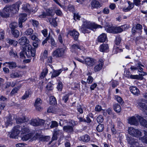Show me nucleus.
I'll use <instances>...</instances> for the list:
<instances>
[{
  "mask_svg": "<svg viewBox=\"0 0 147 147\" xmlns=\"http://www.w3.org/2000/svg\"><path fill=\"white\" fill-rule=\"evenodd\" d=\"M22 2L19 1L12 5H7L5 6L0 12V15L2 17L7 18L9 17L10 13L16 14L18 13Z\"/></svg>",
  "mask_w": 147,
  "mask_h": 147,
  "instance_id": "obj_1",
  "label": "nucleus"
},
{
  "mask_svg": "<svg viewBox=\"0 0 147 147\" xmlns=\"http://www.w3.org/2000/svg\"><path fill=\"white\" fill-rule=\"evenodd\" d=\"M18 42L21 45H25V49L26 51V53L28 57L31 56H34L36 50L35 49L32 48L31 45L29 44L30 41L26 37H21L18 40Z\"/></svg>",
  "mask_w": 147,
  "mask_h": 147,
  "instance_id": "obj_2",
  "label": "nucleus"
},
{
  "mask_svg": "<svg viewBox=\"0 0 147 147\" xmlns=\"http://www.w3.org/2000/svg\"><path fill=\"white\" fill-rule=\"evenodd\" d=\"M102 27L100 25L96 24L95 23L85 20L83 22L80 30L82 33L85 34L90 32L91 30H93L94 29L101 28Z\"/></svg>",
  "mask_w": 147,
  "mask_h": 147,
  "instance_id": "obj_3",
  "label": "nucleus"
},
{
  "mask_svg": "<svg viewBox=\"0 0 147 147\" xmlns=\"http://www.w3.org/2000/svg\"><path fill=\"white\" fill-rule=\"evenodd\" d=\"M66 51L65 48H58L53 51L52 55L57 58L63 57L64 56Z\"/></svg>",
  "mask_w": 147,
  "mask_h": 147,
  "instance_id": "obj_4",
  "label": "nucleus"
},
{
  "mask_svg": "<svg viewBox=\"0 0 147 147\" xmlns=\"http://www.w3.org/2000/svg\"><path fill=\"white\" fill-rule=\"evenodd\" d=\"M21 127L18 125L14 127L11 132L10 138H17L19 134L21 133Z\"/></svg>",
  "mask_w": 147,
  "mask_h": 147,
  "instance_id": "obj_5",
  "label": "nucleus"
},
{
  "mask_svg": "<svg viewBox=\"0 0 147 147\" xmlns=\"http://www.w3.org/2000/svg\"><path fill=\"white\" fill-rule=\"evenodd\" d=\"M128 131L129 134L135 137H137L141 136L142 133L140 131L132 127L129 128Z\"/></svg>",
  "mask_w": 147,
  "mask_h": 147,
  "instance_id": "obj_6",
  "label": "nucleus"
},
{
  "mask_svg": "<svg viewBox=\"0 0 147 147\" xmlns=\"http://www.w3.org/2000/svg\"><path fill=\"white\" fill-rule=\"evenodd\" d=\"M106 29L108 32L113 33H118L123 31L122 29L120 27H111Z\"/></svg>",
  "mask_w": 147,
  "mask_h": 147,
  "instance_id": "obj_7",
  "label": "nucleus"
},
{
  "mask_svg": "<svg viewBox=\"0 0 147 147\" xmlns=\"http://www.w3.org/2000/svg\"><path fill=\"white\" fill-rule=\"evenodd\" d=\"M138 71L139 72H140L141 74H139V75H132L130 74L129 71H127L126 72V73H128V74H127L126 75V76L128 78H130L132 79H138L140 78V77L139 76H144L146 75V73L144 72H141V71Z\"/></svg>",
  "mask_w": 147,
  "mask_h": 147,
  "instance_id": "obj_8",
  "label": "nucleus"
},
{
  "mask_svg": "<svg viewBox=\"0 0 147 147\" xmlns=\"http://www.w3.org/2000/svg\"><path fill=\"white\" fill-rule=\"evenodd\" d=\"M138 116L137 115L136 117L133 116L129 117L128 119V123L131 125H138L139 121V119L137 118Z\"/></svg>",
  "mask_w": 147,
  "mask_h": 147,
  "instance_id": "obj_9",
  "label": "nucleus"
},
{
  "mask_svg": "<svg viewBox=\"0 0 147 147\" xmlns=\"http://www.w3.org/2000/svg\"><path fill=\"white\" fill-rule=\"evenodd\" d=\"M96 61L95 59L90 57H87L84 59V63L87 66L92 67L95 64Z\"/></svg>",
  "mask_w": 147,
  "mask_h": 147,
  "instance_id": "obj_10",
  "label": "nucleus"
},
{
  "mask_svg": "<svg viewBox=\"0 0 147 147\" xmlns=\"http://www.w3.org/2000/svg\"><path fill=\"white\" fill-rule=\"evenodd\" d=\"M103 65V61L101 59H100L98 61V63L94 67V70L95 71H100L102 68Z\"/></svg>",
  "mask_w": 147,
  "mask_h": 147,
  "instance_id": "obj_11",
  "label": "nucleus"
},
{
  "mask_svg": "<svg viewBox=\"0 0 147 147\" xmlns=\"http://www.w3.org/2000/svg\"><path fill=\"white\" fill-rule=\"evenodd\" d=\"M42 102V100L40 98H37L36 100L34 105L37 111H40L42 109V108L41 106Z\"/></svg>",
  "mask_w": 147,
  "mask_h": 147,
  "instance_id": "obj_12",
  "label": "nucleus"
},
{
  "mask_svg": "<svg viewBox=\"0 0 147 147\" xmlns=\"http://www.w3.org/2000/svg\"><path fill=\"white\" fill-rule=\"evenodd\" d=\"M69 34L73 37L75 40H78L79 34L78 32L75 29L69 31Z\"/></svg>",
  "mask_w": 147,
  "mask_h": 147,
  "instance_id": "obj_13",
  "label": "nucleus"
},
{
  "mask_svg": "<svg viewBox=\"0 0 147 147\" xmlns=\"http://www.w3.org/2000/svg\"><path fill=\"white\" fill-rule=\"evenodd\" d=\"M7 120L5 121V125L6 127H7L8 126L11 125L13 123L14 119L13 116L12 115H9L7 118Z\"/></svg>",
  "mask_w": 147,
  "mask_h": 147,
  "instance_id": "obj_14",
  "label": "nucleus"
},
{
  "mask_svg": "<svg viewBox=\"0 0 147 147\" xmlns=\"http://www.w3.org/2000/svg\"><path fill=\"white\" fill-rule=\"evenodd\" d=\"M35 136V139H38L39 140L42 141H47L50 138L49 136H43L38 134H36Z\"/></svg>",
  "mask_w": 147,
  "mask_h": 147,
  "instance_id": "obj_15",
  "label": "nucleus"
},
{
  "mask_svg": "<svg viewBox=\"0 0 147 147\" xmlns=\"http://www.w3.org/2000/svg\"><path fill=\"white\" fill-rule=\"evenodd\" d=\"M56 8V7L54 6L47 9L46 11L47 15L51 16H53L55 14V12L53 11V10Z\"/></svg>",
  "mask_w": 147,
  "mask_h": 147,
  "instance_id": "obj_16",
  "label": "nucleus"
},
{
  "mask_svg": "<svg viewBox=\"0 0 147 147\" xmlns=\"http://www.w3.org/2000/svg\"><path fill=\"white\" fill-rule=\"evenodd\" d=\"M129 89L131 92L134 95L138 96L140 94V91L136 87H131Z\"/></svg>",
  "mask_w": 147,
  "mask_h": 147,
  "instance_id": "obj_17",
  "label": "nucleus"
},
{
  "mask_svg": "<svg viewBox=\"0 0 147 147\" xmlns=\"http://www.w3.org/2000/svg\"><path fill=\"white\" fill-rule=\"evenodd\" d=\"M107 40V35L105 33L102 34L98 38V40L100 42H104Z\"/></svg>",
  "mask_w": 147,
  "mask_h": 147,
  "instance_id": "obj_18",
  "label": "nucleus"
},
{
  "mask_svg": "<svg viewBox=\"0 0 147 147\" xmlns=\"http://www.w3.org/2000/svg\"><path fill=\"white\" fill-rule=\"evenodd\" d=\"M146 101L144 99H141L139 101L138 104V105L141 108L147 111V105H145L144 102Z\"/></svg>",
  "mask_w": 147,
  "mask_h": 147,
  "instance_id": "obj_19",
  "label": "nucleus"
},
{
  "mask_svg": "<svg viewBox=\"0 0 147 147\" xmlns=\"http://www.w3.org/2000/svg\"><path fill=\"white\" fill-rule=\"evenodd\" d=\"M91 5L92 9L98 8L101 6L99 2L96 0L93 1L91 2Z\"/></svg>",
  "mask_w": 147,
  "mask_h": 147,
  "instance_id": "obj_20",
  "label": "nucleus"
},
{
  "mask_svg": "<svg viewBox=\"0 0 147 147\" xmlns=\"http://www.w3.org/2000/svg\"><path fill=\"white\" fill-rule=\"evenodd\" d=\"M63 130L66 132L70 133L74 131L72 126L70 125H65L63 127Z\"/></svg>",
  "mask_w": 147,
  "mask_h": 147,
  "instance_id": "obj_21",
  "label": "nucleus"
},
{
  "mask_svg": "<svg viewBox=\"0 0 147 147\" xmlns=\"http://www.w3.org/2000/svg\"><path fill=\"white\" fill-rule=\"evenodd\" d=\"M128 3L129 4L127 7H125L123 9V10L124 11L127 12L130 10L132 9L134 6V4L130 1H128Z\"/></svg>",
  "mask_w": 147,
  "mask_h": 147,
  "instance_id": "obj_22",
  "label": "nucleus"
},
{
  "mask_svg": "<svg viewBox=\"0 0 147 147\" xmlns=\"http://www.w3.org/2000/svg\"><path fill=\"white\" fill-rule=\"evenodd\" d=\"M99 49L100 51L106 52L107 51L109 47L107 44H103L100 46Z\"/></svg>",
  "mask_w": 147,
  "mask_h": 147,
  "instance_id": "obj_23",
  "label": "nucleus"
},
{
  "mask_svg": "<svg viewBox=\"0 0 147 147\" xmlns=\"http://www.w3.org/2000/svg\"><path fill=\"white\" fill-rule=\"evenodd\" d=\"M83 47L79 46L77 44H74L71 47V49L72 51H74L78 49L80 50H83Z\"/></svg>",
  "mask_w": 147,
  "mask_h": 147,
  "instance_id": "obj_24",
  "label": "nucleus"
},
{
  "mask_svg": "<svg viewBox=\"0 0 147 147\" xmlns=\"http://www.w3.org/2000/svg\"><path fill=\"white\" fill-rule=\"evenodd\" d=\"M22 9L25 12H28L29 11L30 7V4L27 3H24L22 5Z\"/></svg>",
  "mask_w": 147,
  "mask_h": 147,
  "instance_id": "obj_25",
  "label": "nucleus"
},
{
  "mask_svg": "<svg viewBox=\"0 0 147 147\" xmlns=\"http://www.w3.org/2000/svg\"><path fill=\"white\" fill-rule=\"evenodd\" d=\"M20 131L21 135L28 134L30 132V130L29 128L24 126L22 127H21Z\"/></svg>",
  "mask_w": 147,
  "mask_h": 147,
  "instance_id": "obj_26",
  "label": "nucleus"
},
{
  "mask_svg": "<svg viewBox=\"0 0 147 147\" xmlns=\"http://www.w3.org/2000/svg\"><path fill=\"white\" fill-rule=\"evenodd\" d=\"M137 118L139 119L140 123L144 126L147 127V121L140 116H137Z\"/></svg>",
  "mask_w": 147,
  "mask_h": 147,
  "instance_id": "obj_27",
  "label": "nucleus"
},
{
  "mask_svg": "<svg viewBox=\"0 0 147 147\" xmlns=\"http://www.w3.org/2000/svg\"><path fill=\"white\" fill-rule=\"evenodd\" d=\"M142 28V26L140 24H138L136 26V29L137 30H138L139 31V32H141V30ZM135 28L134 27H133L132 29V34H134L136 32V31L135 30Z\"/></svg>",
  "mask_w": 147,
  "mask_h": 147,
  "instance_id": "obj_28",
  "label": "nucleus"
},
{
  "mask_svg": "<svg viewBox=\"0 0 147 147\" xmlns=\"http://www.w3.org/2000/svg\"><path fill=\"white\" fill-rule=\"evenodd\" d=\"M62 71L61 69L53 70L51 76V78H53L58 76L61 73Z\"/></svg>",
  "mask_w": 147,
  "mask_h": 147,
  "instance_id": "obj_29",
  "label": "nucleus"
},
{
  "mask_svg": "<svg viewBox=\"0 0 147 147\" xmlns=\"http://www.w3.org/2000/svg\"><path fill=\"white\" fill-rule=\"evenodd\" d=\"M144 136L140 138V139L143 143L147 144V131L144 130Z\"/></svg>",
  "mask_w": 147,
  "mask_h": 147,
  "instance_id": "obj_30",
  "label": "nucleus"
},
{
  "mask_svg": "<svg viewBox=\"0 0 147 147\" xmlns=\"http://www.w3.org/2000/svg\"><path fill=\"white\" fill-rule=\"evenodd\" d=\"M34 33L33 30L31 28H28L24 32V34L27 36H31Z\"/></svg>",
  "mask_w": 147,
  "mask_h": 147,
  "instance_id": "obj_31",
  "label": "nucleus"
},
{
  "mask_svg": "<svg viewBox=\"0 0 147 147\" xmlns=\"http://www.w3.org/2000/svg\"><path fill=\"white\" fill-rule=\"evenodd\" d=\"M32 92L30 90H28L26 91L22 97V98L24 100L29 97L31 95Z\"/></svg>",
  "mask_w": 147,
  "mask_h": 147,
  "instance_id": "obj_32",
  "label": "nucleus"
},
{
  "mask_svg": "<svg viewBox=\"0 0 147 147\" xmlns=\"http://www.w3.org/2000/svg\"><path fill=\"white\" fill-rule=\"evenodd\" d=\"M24 135H21L22 139L23 141H26L30 139L31 137V134L30 133L24 134Z\"/></svg>",
  "mask_w": 147,
  "mask_h": 147,
  "instance_id": "obj_33",
  "label": "nucleus"
},
{
  "mask_svg": "<svg viewBox=\"0 0 147 147\" xmlns=\"http://www.w3.org/2000/svg\"><path fill=\"white\" fill-rule=\"evenodd\" d=\"M114 110L117 113H119L121 111V108L120 105L118 104H115L113 105Z\"/></svg>",
  "mask_w": 147,
  "mask_h": 147,
  "instance_id": "obj_34",
  "label": "nucleus"
},
{
  "mask_svg": "<svg viewBox=\"0 0 147 147\" xmlns=\"http://www.w3.org/2000/svg\"><path fill=\"white\" fill-rule=\"evenodd\" d=\"M30 38L34 41H39L40 40L38 38L37 34L36 33H35L30 36Z\"/></svg>",
  "mask_w": 147,
  "mask_h": 147,
  "instance_id": "obj_35",
  "label": "nucleus"
},
{
  "mask_svg": "<svg viewBox=\"0 0 147 147\" xmlns=\"http://www.w3.org/2000/svg\"><path fill=\"white\" fill-rule=\"evenodd\" d=\"M27 15L25 13H22L20 14L19 16V20H21L22 22H25L26 20V17Z\"/></svg>",
  "mask_w": 147,
  "mask_h": 147,
  "instance_id": "obj_36",
  "label": "nucleus"
},
{
  "mask_svg": "<svg viewBox=\"0 0 147 147\" xmlns=\"http://www.w3.org/2000/svg\"><path fill=\"white\" fill-rule=\"evenodd\" d=\"M5 64H8V67L10 69H13L16 67V63L14 62H6Z\"/></svg>",
  "mask_w": 147,
  "mask_h": 147,
  "instance_id": "obj_37",
  "label": "nucleus"
},
{
  "mask_svg": "<svg viewBox=\"0 0 147 147\" xmlns=\"http://www.w3.org/2000/svg\"><path fill=\"white\" fill-rule=\"evenodd\" d=\"M81 140L84 142H88L90 140V137L88 135L82 136L81 137Z\"/></svg>",
  "mask_w": 147,
  "mask_h": 147,
  "instance_id": "obj_38",
  "label": "nucleus"
},
{
  "mask_svg": "<svg viewBox=\"0 0 147 147\" xmlns=\"http://www.w3.org/2000/svg\"><path fill=\"white\" fill-rule=\"evenodd\" d=\"M11 32L13 36L16 38H18L20 35L19 32L17 30H11Z\"/></svg>",
  "mask_w": 147,
  "mask_h": 147,
  "instance_id": "obj_39",
  "label": "nucleus"
},
{
  "mask_svg": "<svg viewBox=\"0 0 147 147\" xmlns=\"http://www.w3.org/2000/svg\"><path fill=\"white\" fill-rule=\"evenodd\" d=\"M7 42L10 45H13L14 46H16L18 43L17 41L10 39H7L6 40Z\"/></svg>",
  "mask_w": 147,
  "mask_h": 147,
  "instance_id": "obj_40",
  "label": "nucleus"
},
{
  "mask_svg": "<svg viewBox=\"0 0 147 147\" xmlns=\"http://www.w3.org/2000/svg\"><path fill=\"white\" fill-rule=\"evenodd\" d=\"M10 76L11 78H17L21 77L22 76V75L19 74L17 72H15L11 74Z\"/></svg>",
  "mask_w": 147,
  "mask_h": 147,
  "instance_id": "obj_41",
  "label": "nucleus"
},
{
  "mask_svg": "<svg viewBox=\"0 0 147 147\" xmlns=\"http://www.w3.org/2000/svg\"><path fill=\"white\" fill-rule=\"evenodd\" d=\"M38 122V119H32L30 120V123L34 126H37L39 125Z\"/></svg>",
  "mask_w": 147,
  "mask_h": 147,
  "instance_id": "obj_42",
  "label": "nucleus"
},
{
  "mask_svg": "<svg viewBox=\"0 0 147 147\" xmlns=\"http://www.w3.org/2000/svg\"><path fill=\"white\" fill-rule=\"evenodd\" d=\"M48 72V70L46 68L44 69L41 73L40 78H44L47 74Z\"/></svg>",
  "mask_w": 147,
  "mask_h": 147,
  "instance_id": "obj_43",
  "label": "nucleus"
},
{
  "mask_svg": "<svg viewBox=\"0 0 147 147\" xmlns=\"http://www.w3.org/2000/svg\"><path fill=\"white\" fill-rule=\"evenodd\" d=\"M50 37H49V38ZM49 43L51 44L52 47H56V43L55 42L54 38L52 37H51L50 38H49Z\"/></svg>",
  "mask_w": 147,
  "mask_h": 147,
  "instance_id": "obj_44",
  "label": "nucleus"
},
{
  "mask_svg": "<svg viewBox=\"0 0 147 147\" xmlns=\"http://www.w3.org/2000/svg\"><path fill=\"white\" fill-rule=\"evenodd\" d=\"M26 121V119L24 117L18 118L16 120V122L17 123H22L25 122Z\"/></svg>",
  "mask_w": 147,
  "mask_h": 147,
  "instance_id": "obj_45",
  "label": "nucleus"
},
{
  "mask_svg": "<svg viewBox=\"0 0 147 147\" xmlns=\"http://www.w3.org/2000/svg\"><path fill=\"white\" fill-rule=\"evenodd\" d=\"M30 22L33 26L35 27H37L39 24L38 22L34 20H30Z\"/></svg>",
  "mask_w": 147,
  "mask_h": 147,
  "instance_id": "obj_46",
  "label": "nucleus"
},
{
  "mask_svg": "<svg viewBox=\"0 0 147 147\" xmlns=\"http://www.w3.org/2000/svg\"><path fill=\"white\" fill-rule=\"evenodd\" d=\"M104 125L103 124H99L96 127V129L99 132H102L104 129Z\"/></svg>",
  "mask_w": 147,
  "mask_h": 147,
  "instance_id": "obj_47",
  "label": "nucleus"
},
{
  "mask_svg": "<svg viewBox=\"0 0 147 147\" xmlns=\"http://www.w3.org/2000/svg\"><path fill=\"white\" fill-rule=\"evenodd\" d=\"M9 55L12 57H14L16 58L18 57L17 54L16 52H14L13 49L11 48V50L9 52Z\"/></svg>",
  "mask_w": 147,
  "mask_h": 147,
  "instance_id": "obj_48",
  "label": "nucleus"
},
{
  "mask_svg": "<svg viewBox=\"0 0 147 147\" xmlns=\"http://www.w3.org/2000/svg\"><path fill=\"white\" fill-rule=\"evenodd\" d=\"M56 102V100L55 97L51 96L50 97V103L51 104H55Z\"/></svg>",
  "mask_w": 147,
  "mask_h": 147,
  "instance_id": "obj_49",
  "label": "nucleus"
},
{
  "mask_svg": "<svg viewBox=\"0 0 147 147\" xmlns=\"http://www.w3.org/2000/svg\"><path fill=\"white\" fill-rule=\"evenodd\" d=\"M18 24L16 22H13L10 25V28L11 30H15L14 29L16 28L17 27Z\"/></svg>",
  "mask_w": 147,
  "mask_h": 147,
  "instance_id": "obj_50",
  "label": "nucleus"
},
{
  "mask_svg": "<svg viewBox=\"0 0 147 147\" xmlns=\"http://www.w3.org/2000/svg\"><path fill=\"white\" fill-rule=\"evenodd\" d=\"M96 120L98 123H100L103 122L104 120V119L102 115H100L97 117Z\"/></svg>",
  "mask_w": 147,
  "mask_h": 147,
  "instance_id": "obj_51",
  "label": "nucleus"
},
{
  "mask_svg": "<svg viewBox=\"0 0 147 147\" xmlns=\"http://www.w3.org/2000/svg\"><path fill=\"white\" fill-rule=\"evenodd\" d=\"M47 112L48 113H54L55 112V109L53 107H50L48 109Z\"/></svg>",
  "mask_w": 147,
  "mask_h": 147,
  "instance_id": "obj_52",
  "label": "nucleus"
},
{
  "mask_svg": "<svg viewBox=\"0 0 147 147\" xmlns=\"http://www.w3.org/2000/svg\"><path fill=\"white\" fill-rule=\"evenodd\" d=\"M58 126V124L57 121H51V124L50 126L51 128L57 127Z\"/></svg>",
  "mask_w": 147,
  "mask_h": 147,
  "instance_id": "obj_53",
  "label": "nucleus"
},
{
  "mask_svg": "<svg viewBox=\"0 0 147 147\" xmlns=\"http://www.w3.org/2000/svg\"><path fill=\"white\" fill-rule=\"evenodd\" d=\"M136 65L137 67H138V69L140 70L141 72L143 71V69L141 67V66L144 67V66L141 64L140 62H138Z\"/></svg>",
  "mask_w": 147,
  "mask_h": 147,
  "instance_id": "obj_54",
  "label": "nucleus"
},
{
  "mask_svg": "<svg viewBox=\"0 0 147 147\" xmlns=\"http://www.w3.org/2000/svg\"><path fill=\"white\" fill-rule=\"evenodd\" d=\"M115 98L118 102L120 104H122L123 103V100L120 97L116 95L115 96Z\"/></svg>",
  "mask_w": 147,
  "mask_h": 147,
  "instance_id": "obj_55",
  "label": "nucleus"
},
{
  "mask_svg": "<svg viewBox=\"0 0 147 147\" xmlns=\"http://www.w3.org/2000/svg\"><path fill=\"white\" fill-rule=\"evenodd\" d=\"M63 88V84L61 82H59L57 84V88L59 90L61 91Z\"/></svg>",
  "mask_w": 147,
  "mask_h": 147,
  "instance_id": "obj_56",
  "label": "nucleus"
},
{
  "mask_svg": "<svg viewBox=\"0 0 147 147\" xmlns=\"http://www.w3.org/2000/svg\"><path fill=\"white\" fill-rule=\"evenodd\" d=\"M102 13L105 14H107L109 13L110 10L108 7H105L102 11Z\"/></svg>",
  "mask_w": 147,
  "mask_h": 147,
  "instance_id": "obj_57",
  "label": "nucleus"
},
{
  "mask_svg": "<svg viewBox=\"0 0 147 147\" xmlns=\"http://www.w3.org/2000/svg\"><path fill=\"white\" fill-rule=\"evenodd\" d=\"M83 105H79L77 107L78 111L80 113H83Z\"/></svg>",
  "mask_w": 147,
  "mask_h": 147,
  "instance_id": "obj_58",
  "label": "nucleus"
},
{
  "mask_svg": "<svg viewBox=\"0 0 147 147\" xmlns=\"http://www.w3.org/2000/svg\"><path fill=\"white\" fill-rule=\"evenodd\" d=\"M47 89L48 90H51L53 88V87L51 83L49 82L46 87Z\"/></svg>",
  "mask_w": 147,
  "mask_h": 147,
  "instance_id": "obj_59",
  "label": "nucleus"
},
{
  "mask_svg": "<svg viewBox=\"0 0 147 147\" xmlns=\"http://www.w3.org/2000/svg\"><path fill=\"white\" fill-rule=\"evenodd\" d=\"M69 96V95L68 94L64 96L63 97L62 100L65 103L68 100Z\"/></svg>",
  "mask_w": 147,
  "mask_h": 147,
  "instance_id": "obj_60",
  "label": "nucleus"
},
{
  "mask_svg": "<svg viewBox=\"0 0 147 147\" xmlns=\"http://www.w3.org/2000/svg\"><path fill=\"white\" fill-rule=\"evenodd\" d=\"M5 34L4 31L3 30H0V40L3 39L4 38Z\"/></svg>",
  "mask_w": 147,
  "mask_h": 147,
  "instance_id": "obj_61",
  "label": "nucleus"
},
{
  "mask_svg": "<svg viewBox=\"0 0 147 147\" xmlns=\"http://www.w3.org/2000/svg\"><path fill=\"white\" fill-rule=\"evenodd\" d=\"M18 90L19 89L17 88H13L11 92V95H13L17 93Z\"/></svg>",
  "mask_w": 147,
  "mask_h": 147,
  "instance_id": "obj_62",
  "label": "nucleus"
},
{
  "mask_svg": "<svg viewBox=\"0 0 147 147\" xmlns=\"http://www.w3.org/2000/svg\"><path fill=\"white\" fill-rule=\"evenodd\" d=\"M93 80V79L92 77L89 76L87 79V82L88 84H91L92 83Z\"/></svg>",
  "mask_w": 147,
  "mask_h": 147,
  "instance_id": "obj_63",
  "label": "nucleus"
},
{
  "mask_svg": "<svg viewBox=\"0 0 147 147\" xmlns=\"http://www.w3.org/2000/svg\"><path fill=\"white\" fill-rule=\"evenodd\" d=\"M121 41V38L119 37H117L116 38L115 40V44L117 45H119Z\"/></svg>",
  "mask_w": 147,
  "mask_h": 147,
  "instance_id": "obj_64",
  "label": "nucleus"
}]
</instances>
